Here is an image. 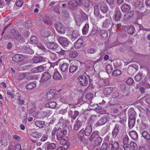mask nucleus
Here are the masks:
<instances>
[{
  "label": "nucleus",
  "instance_id": "f257e3e1",
  "mask_svg": "<svg viewBox=\"0 0 150 150\" xmlns=\"http://www.w3.org/2000/svg\"><path fill=\"white\" fill-rule=\"evenodd\" d=\"M50 64L48 63L33 68L31 69V72L33 73H41L45 69L50 68Z\"/></svg>",
  "mask_w": 150,
  "mask_h": 150
},
{
  "label": "nucleus",
  "instance_id": "f03ea898",
  "mask_svg": "<svg viewBox=\"0 0 150 150\" xmlns=\"http://www.w3.org/2000/svg\"><path fill=\"white\" fill-rule=\"evenodd\" d=\"M68 134V132L66 129H64L62 130L61 128L59 127L58 128L57 131V140L66 138Z\"/></svg>",
  "mask_w": 150,
  "mask_h": 150
},
{
  "label": "nucleus",
  "instance_id": "7ed1b4c3",
  "mask_svg": "<svg viewBox=\"0 0 150 150\" xmlns=\"http://www.w3.org/2000/svg\"><path fill=\"white\" fill-rule=\"evenodd\" d=\"M2 35L4 40L6 41L9 39V24L4 27Z\"/></svg>",
  "mask_w": 150,
  "mask_h": 150
},
{
  "label": "nucleus",
  "instance_id": "20e7f679",
  "mask_svg": "<svg viewBox=\"0 0 150 150\" xmlns=\"http://www.w3.org/2000/svg\"><path fill=\"white\" fill-rule=\"evenodd\" d=\"M38 77V76L36 75H29L27 74H22L19 76L18 79L19 80H22L27 79L28 80L36 79Z\"/></svg>",
  "mask_w": 150,
  "mask_h": 150
},
{
  "label": "nucleus",
  "instance_id": "39448f33",
  "mask_svg": "<svg viewBox=\"0 0 150 150\" xmlns=\"http://www.w3.org/2000/svg\"><path fill=\"white\" fill-rule=\"evenodd\" d=\"M57 40L64 47H67L71 42L67 38L63 37H59Z\"/></svg>",
  "mask_w": 150,
  "mask_h": 150
},
{
  "label": "nucleus",
  "instance_id": "423d86ee",
  "mask_svg": "<svg viewBox=\"0 0 150 150\" xmlns=\"http://www.w3.org/2000/svg\"><path fill=\"white\" fill-rule=\"evenodd\" d=\"M46 96L47 100H50L52 99H56L58 97V95L56 93L55 90L53 89L47 93Z\"/></svg>",
  "mask_w": 150,
  "mask_h": 150
},
{
  "label": "nucleus",
  "instance_id": "0eeeda50",
  "mask_svg": "<svg viewBox=\"0 0 150 150\" xmlns=\"http://www.w3.org/2000/svg\"><path fill=\"white\" fill-rule=\"evenodd\" d=\"M80 21H78V18H77L76 19V24L78 26L80 25L83 22L86 20L88 18L87 14L83 11L80 12Z\"/></svg>",
  "mask_w": 150,
  "mask_h": 150
},
{
  "label": "nucleus",
  "instance_id": "6e6552de",
  "mask_svg": "<svg viewBox=\"0 0 150 150\" xmlns=\"http://www.w3.org/2000/svg\"><path fill=\"white\" fill-rule=\"evenodd\" d=\"M108 115H104L97 122L96 126H99L104 125L108 122Z\"/></svg>",
  "mask_w": 150,
  "mask_h": 150
},
{
  "label": "nucleus",
  "instance_id": "1a4fd4ad",
  "mask_svg": "<svg viewBox=\"0 0 150 150\" xmlns=\"http://www.w3.org/2000/svg\"><path fill=\"white\" fill-rule=\"evenodd\" d=\"M108 147H109V149L117 150L119 147V144L117 142H113V141L111 139L108 143Z\"/></svg>",
  "mask_w": 150,
  "mask_h": 150
},
{
  "label": "nucleus",
  "instance_id": "9d476101",
  "mask_svg": "<svg viewBox=\"0 0 150 150\" xmlns=\"http://www.w3.org/2000/svg\"><path fill=\"white\" fill-rule=\"evenodd\" d=\"M56 29L58 32L60 34H64L65 32L64 27L63 26L61 23L58 22L55 25Z\"/></svg>",
  "mask_w": 150,
  "mask_h": 150
},
{
  "label": "nucleus",
  "instance_id": "9b49d317",
  "mask_svg": "<svg viewBox=\"0 0 150 150\" xmlns=\"http://www.w3.org/2000/svg\"><path fill=\"white\" fill-rule=\"evenodd\" d=\"M46 45L48 48L56 51L57 50L58 47H59L57 43L54 42H48Z\"/></svg>",
  "mask_w": 150,
  "mask_h": 150
},
{
  "label": "nucleus",
  "instance_id": "f8f14e48",
  "mask_svg": "<svg viewBox=\"0 0 150 150\" xmlns=\"http://www.w3.org/2000/svg\"><path fill=\"white\" fill-rule=\"evenodd\" d=\"M112 25V23L110 18L106 19L105 21L103 23V27L105 29L110 28V29H108L109 31H110Z\"/></svg>",
  "mask_w": 150,
  "mask_h": 150
},
{
  "label": "nucleus",
  "instance_id": "ddd939ff",
  "mask_svg": "<svg viewBox=\"0 0 150 150\" xmlns=\"http://www.w3.org/2000/svg\"><path fill=\"white\" fill-rule=\"evenodd\" d=\"M47 58L42 56H34L33 58V62L34 64H37L39 62H47Z\"/></svg>",
  "mask_w": 150,
  "mask_h": 150
},
{
  "label": "nucleus",
  "instance_id": "4468645a",
  "mask_svg": "<svg viewBox=\"0 0 150 150\" xmlns=\"http://www.w3.org/2000/svg\"><path fill=\"white\" fill-rule=\"evenodd\" d=\"M62 15L63 17L64 20L69 23L71 21V18L69 14L66 10H64L62 11Z\"/></svg>",
  "mask_w": 150,
  "mask_h": 150
},
{
  "label": "nucleus",
  "instance_id": "2eb2a0df",
  "mask_svg": "<svg viewBox=\"0 0 150 150\" xmlns=\"http://www.w3.org/2000/svg\"><path fill=\"white\" fill-rule=\"evenodd\" d=\"M25 58L24 55L19 54H16L12 57L13 60L15 62H20Z\"/></svg>",
  "mask_w": 150,
  "mask_h": 150
},
{
  "label": "nucleus",
  "instance_id": "dca6fc26",
  "mask_svg": "<svg viewBox=\"0 0 150 150\" xmlns=\"http://www.w3.org/2000/svg\"><path fill=\"white\" fill-rule=\"evenodd\" d=\"M78 79L81 85L82 86H85L88 83V81L87 77L84 75L79 76Z\"/></svg>",
  "mask_w": 150,
  "mask_h": 150
},
{
  "label": "nucleus",
  "instance_id": "f3484780",
  "mask_svg": "<svg viewBox=\"0 0 150 150\" xmlns=\"http://www.w3.org/2000/svg\"><path fill=\"white\" fill-rule=\"evenodd\" d=\"M121 8L123 13H127L130 10L131 7L130 5L125 3L122 5Z\"/></svg>",
  "mask_w": 150,
  "mask_h": 150
},
{
  "label": "nucleus",
  "instance_id": "a211bd4d",
  "mask_svg": "<svg viewBox=\"0 0 150 150\" xmlns=\"http://www.w3.org/2000/svg\"><path fill=\"white\" fill-rule=\"evenodd\" d=\"M50 74L48 72H44L42 74L40 82H42L46 81L49 80L51 77Z\"/></svg>",
  "mask_w": 150,
  "mask_h": 150
},
{
  "label": "nucleus",
  "instance_id": "6ab92c4d",
  "mask_svg": "<svg viewBox=\"0 0 150 150\" xmlns=\"http://www.w3.org/2000/svg\"><path fill=\"white\" fill-rule=\"evenodd\" d=\"M68 7L70 9L75 10L78 9V6L75 2H73L72 1H70L68 2Z\"/></svg>",
  "mask_w": 150,
  "mask_h": 150
},
{
  "label": "nucleus",
  "instance_id": "aec40b11",
  "mask_svg": "<svg viewBox=\"0 0 150 150\" xmlns=\"http://www.w3.org/2000/svg\"><path fill=\"white\" fill-rule=\"evenodd\" d=\"M115 14L114 16V20L116 21L120 20L121 17V13L119 8H117L115 11Z\"/></svg>",
  "mask_w": 150,
  "mask_h": 150
},
{
  "label": "nucleus",
  "instance_id": "412c9836",
  "mask_svg": "<svg viewBox=\"0 0 150 150\" xmlns=\"http://www.w3.org/2000/svg\"><path fill=\"white\" fill-rule=\"evenodd\" d=\"M113 90V88L112 87H108L103 90V93L106 97H108L110 96Z\"/></svg>",
  "mask_w": 150,
  "mask_h": 150
},
{
  "label": "nucleus",
  "instance_id": "4be33fe9",
  "mask_svg": "<svg viewBox=\"0 0 150 150\" xmlns=\"http://www.w3.org/2000/svg\"><path fill=\"white\" fill-rule=\"evenodd\" d=\"M68 138H64L61 139H58L57 140L60 141V144L61 145H62L63 146H64L65 147L68 148V146L69 145V143L67 142Z\"/></svg>",
  "mask_w": 150,
  "mask_h": 150
},
{
  "label": "nucleus",
  "instance_id": "5701e85b",
  "mask_svg": "<svg viewBox=\"0 0 150 150\" xmlns=\"http://www.w3.org/2000/svg\"><path fill=\"white\" fill-rule=\"evenodd\" d=\"M100 11L105 13H106L108 10V6L104 3H101L100 4Z\"/></svg>",
  "mask_w": 150,
  "mask_h": 150
},
{
  "label": "nucleus",
  "instance_id": "b1692460",
  "mask_svg": "<svg viewBox=\"0 0 150 150\" xmlns=\"http://www.w3.org/2000/svg\"><path fill=\"white\" fill-rule=\"evenodd\" d=\"M69 64L66 63L62 64L60 66V68L61 70L64 72H68L69 69Z\"/></svg>",
  "mask_w": 150,
  "mask_h": 150
},
{
  "label": "nucleus",
  "instance_id": "393cba45",
  "mask_svg": "<svg viewBox=\"0 0 150 150\" xmlns=\"http://www.w3.org/2000/svg\"><path fill=\"white\" fill-rule=\"evenodd\" d=\"M45 123V122L44 121L38 120L36 121L35 124L36 126L41 128L46 127V125Z\"/></svg>",
  "mask_w": 150,
  "mask_h": 150
},
{
  "label": "nucleus",
  "instance_id": "a878e982",
  "mask_svg": "<svg viewBox=\"0 0 150 150\" xmlns=\"http://www.w3.org/2000/svg\"><path fill=\"white\" fill-rule=\"evenodd\" d=\"M92 131V128L91 125L87 126L85 129H84V132L85 135L86 136L90 135Z\"/></svg>",
  "mask_w": 150,
  "mask_h": 150
},
{
  "label": "nucleus",
  "instance_id": "bb28decb",
  "mask_svg": "<svg viewBox=\"0 0 150 150\" xmlns=\"http://www.w3.org/2000/svg\"><path fill=\"white\" fill-rule=\"evenodd\" d=\"M83 41L81 38H79L76 41L74 47L76 49H79L81 47L83 44Z\"/></svg>",
  "mask_w": 150,
  "mask_h": 150
},
{
  "label": "nucleus",
  "instance_id": "cd10ccee",
  "mask_svg": "<svg viewBox=\"0 0 150 150\" xmlns=\"http://www.w3.org/2000/svg\"><path fill=\"white\" fill-rule=\"evenodd\" d=\"M99 136V132L98 131H95L92 134L90 138V140L91 142L93 141L94 139H95Z\"/></svg>",
  "mask_w": 150,
  "mask_h": 150
},
{
  "label": "nucleus",
  "instance_id": "c85d7f7f",
  "mask_svg": "<svg viewBox=\"0 0 150 150\" xmlns=\"http://www.w3.org/2000/svg\"><path fill=\"white\" fill-rule=\"evenodd\" d=\"M129 134L131 138L134 140H137L138 138V134L135 131H130Z\"/></svg>",
  "mask_w": 150,
  "mask_h": 150
},
{
  "label": "nucleus",
  "instance_id": "c756f323",
  "mask_svg": "<svg viewBox=\"0 0 150 150\" xmlns=\"http://www.w3.org/2000/svg\"><path fill=\"white\" fill-rule=\"evenodd\" d=\"M36 86V85L34 82H30L26 85L25 88L27 90H31L35 88Z\"/></svg>",
  "mask_w": 150,
  "mask_h": 150
},
{
  "label": "nucleus",
  "instance_id": "7c9ffc66",
  "mask_svg": "<svg viewBox=\"0 0 150 150\" xmlns=\"http://www.w3.org/2000/svg\"><path fill=\"white\" fill-rule=\"evenodd\" d=\"M119 126L116 125L115 127L114 130L112 132V135L114 138H115L118 134L119 132Z\"/></svg>",
  "mask_w": 150,
  "mask_h": 150
},
{
  "label": "nucleus",
  "instance_id": "2f4dec72",
  "mask_svg": "<svg viewBox=\"0 0 150 150\" xmlns=\"http://www.w3.org/2000/svg\"><path fill=\"white\" fill-rule=\"evenodd\" d=\"M45 145L47 146V150H50L55 149L56 145L54 143H50L49 142L46 143Z\"/></svg>",
  "mask_w": 150,
  "mask_h": 150
},
{
  "label": "nucleus",
  "instance_id": "473e14b6",
  "mask_svg": "<svg viewBox=\"0 0 150 150\" xmlns=\"http://www.w3.org/2000/svg\"><path fill=\"white\" fill-rule=\"evenodd\" d=\"M43 21L45 24L51 25L52 23L51 18L46 16H45L43 18Z\"/></svg>",
  "mask_w": 150,
  "mask_h": 150
},
{
  "label": "nucleus",
  "instance_id": "72a5a7b5",
  "mask_svg": "<svg viewBox=\"0 0 150 150\" xmlns=\"http://www.w3.org/2000/svg\"><path fill=\"white\" fill-rule=\"evenodd\" d=\"M127 31L128 33L131 35L133 34L135 32L134 27L132 25L128 26L127 28Z\"/></svg>",
  "mask_w": 150,
  "mask_h": 150
},
{
  "label": "nucleus",
  "instance_id": "f704fd0d",
  "mask_svg": "<svg viewBox=\"0 0 150 150\" xmlns=\"http://www.w3.org/2000/svg\"><path fill=\"white\" fill-rule=\"evenodd\" d=\"M56 105L57 103L56 102L52 101L46 104L45 106L47 108H54L56 107Z\"/></svg>",
  "mask_w": 150,
  "mask_h": 150
},
{
  "label": "nucleus",
  "instance_id": "c9c22d12",
  "mask_svg": "<svg viewBox=\"0 0 150 150\" xmlns=\"http://www.w3.org/2000/svg\"><path fill=\"white\" fill-rule=\"evenodd\" d=\"M89 29V25L88 24H86L82 29V32L83 35H86L87 34Z\"/></svg>",
  "mask_w": 150,
  "mask_h": 150
},
{
  "label": "nucleus",
  "instance_id": "e433bc0d",
  "mask_svg": "<svg viewBox=\"0 0 150 150\" xmlns=\"http://www.w3.org/2000/svg\"><path fill=\"white\" fill-rule=\"evenodd\" d=\"M30 135L33 138H37L38 137H41L42 134L41 133H40L37 131H35L32 132Z\"/></svg>",
  "mask_w": 150,
  "mask_h": 150
},
{
  "label": "nucleus",
  "instance_id": "4c0bfd02",
  "mask_svg": "<svg viewBox=\"0 0 150 150\" xmlns=\"http://www.w3.org/2000/svg\"><path fill=\"white\" fill-rule=\"evenodd\" d=\"M82 122L81 121H76L74 126V129L75 130H78L82 126Z\"/></svg>",
  "mask_w": 150,
  "mask_h": 150
},
{
  "label": "nucleus",
  "instance_id": "58836bf2",
  "mask_svg": "<svg viewBox=\"0 0 150 150\" xmlns=\"http://www.w3.org/2000/svg\"><path fill=\"white\" fill-rule=\"evenodd\" d=\"M23 48L24 50L23 52L25 53L33 54L34 53L33 51L29 47H25V46H24L23 47Z\"/></svg>",
  "mask_w": 150,
  "mask_h": 150
},
{
  "label": "nucleus",
  "instance_id": "ea45409f",
  "mask_svg": "<svg viewBox=\"0 0 150 150\" xmlns=\"http://www.w3.org/2000/svg\"><path fill=\"white\" fill-rule=\"evenodd\" d=\"M62 76L58 71H57L54 72L53 76V79L55 80H57L60 79Z\"/></svg>",
  "mask_w": 150,
  "mask_h": 150
},
{
  "label": "nucleus",
  "instance_id": "a19ab883",
  "mask_svg": "<svg viewBox=\"0 0 150 150\" xmlns=\"http://www.w3.org/2000/svg\"><path fill=\"white\" fill-rule=\"evenodd\" d=\"M142 134L143 137L147 140H149L150 139V135L146 131H144L142 132Z\"/></svg>",
  "mask_w": 150,
  "mask_h": 150
},
{
  "label": "nucleus",
  "instance_id": "79ce46f5",
  "mask_svg": "<svg viewBox=\"0 0 150 150\" xmlns=\"http://www.w3.org/2000/svg\"><path fill=\"white\" fill-rule=\"evenodd\" d=\"M100 36L103 39H106L108 37L107 32L104 30H102L100 31Z\"/></svg>",
  "mask_w": 150,
  "mask_h": 150
},
{
  "label": "nucleus",
  "instance_id": "37998d69",
  "mask_svg": "<svg viewBox=\"0 0 150 150\" xmlns=\"http://www.w3.org/2000/svg\"><path fill=\"white\" fill-rule=\"evenodd\" d=\"M50 31L49 30H47L44 31L42 34V35L44 37L48 38H50L52 37V36L50 35Z\"/></svg>",
  "mask_w": 150,
  "mask_h": 150
},
{
  "label": "nucleus",
  "instance_id": "c03bdc74",
  "mask_svg": "<svg viewBox=\"0 0 150 150\" xmlns=\"http://www.w3.org/2000/svg\"><path fill=\"white\" fill-rule=\"evenodd\" d=\"M95 144L96 145H100L102 141V139L100 137V136L96 139L94 140Z\"/></svg>",
  "mask_w": 150,
  "mask_h": 150
},
{
  "label": "nucleus",
  "instance_id": "a18cd8bd",
  "mask_svg": "<svg viewBox=\"0 0 150 150\" xmlns=\"http://www.w3.org/2000/svg\"><path fill=\"white\" fill-rule=\"evenodd\" d=\"M36 46L40 49L43 50L45 52H46L47 51L46 49L44 47L43 45H42L41 43H37L36 44Z\"/></svg>",
  "mask_w": 150,
  "mask_h": 150
},
{
  "label": "nucleus",
  "instance_id": "49530a36",
  "mask_svg": "<svg viewBox=\"0 0 150 150\" xmlns=\"http://www.w3.org/2000/svg\"><path fill=\"white\" fill-rule=\"evenodd\" d=\"M135 122V120H129L128 125L130 128L132 129L134 126Z\"/></svg>",
  "mask_w": 150,
  "mask_h": 150
},
{
  "label": "nucleus",
  "instance_id": "de8ad7c7",
  "mask_svg": "<svg viewBox=\"0 0 150 150\" xmlns=\"http://www.w3.org/2000/svg\"><path fill=\"white\" fill-rule=\"evenodd\" d=\"M94 14L96 16L100 14V12L98 6L96 5L94 6Z\"/></svg>",
  "mask_w": 150,
  "mask_h": 150
},
{
  "label": "nucleus",
  "instance_id": "09e8293b",
  "mask_svg": "<svg viewBox=\"0 0 150 150\" xmlns=\"http://www.w3.org/2000/svg\"><path fill=\"white\" fill-rule=\"evenodd\" d=\"M78 54L76 52L70 51L69 53V57L71 58H75L78 55Z\"/></svg>",
  "mask_w": 150,
  "mask_h": 150
},
{
  "label": "nucleus",
  "instance_id": "8fccbe9b",
  "mask_svg": "<svg viewBox=\"0 0 150 150\" xmlns=\"http://www.w3.org/2000/svg\"><path fill=\"white\" fill-rule=\"evenodd\" d=\"M113 68L111 65H108L106 67V69L108 74H111L112 70Z\"/></svg>",
  "mask_w": 150,
  "mask_h": 150
},
{
  "label": "nucleus",
  "instance_id": "3c124183",
  "mask_svg": "<svg viewBox=\"0 0 150 150\" xmlns=\"http://www.w3.org/2000/svg\"><path fill=\"white\" fill-rule=\"evenodd\" d=\"M78 68L76 66H71L70 67L69 69V72L71 73H73Z\"/></svg>",
  "mask_w": 150,
  "mask_h": 150
},
{
  "label": "nucleus",
  "instance_id": "603ef678",
  "mask_svg": "<svg viewBox=\"0 0 150 150\" xmlns=\"http://www.w3.org/2000/svg\"><path fill=\"white\" fill-rule=\"evenodd\" d=\"M122 73L121 71L119 69H116L112 73V75L113 76H116L120 75Z\"/></svg>",
  "mask_w": 150,
  "mask_h": 150
},
{
  "label": "nucleus",
  "instance_id": "864d4df0",
  "mask_svg": "<svg viewBox=\"0 0 150 150\" xmlns=\"http://www.w3.org/2000/svg\"><path fill=\"white\" fill-rule=\"evenodd\" d=\"M57 49L56 51V53H58L59 54H60L61 55H64L66 51L62 50L59 47H58V49Z\"/></svg>",
  "mask_w": 150,
  "mask_h": 150
},
{
  "label": "nucleus",
  "instance_id": "5fc2aeb1",
  "mask_svg": "<svg viewBox=\"0 0 150 150\" xmlns=\"http://www.w3.org/2000/svg\"><path fill=\"white\" fill-rule=\"evenodd\" d=\"M129 146L133 150H136L138 148L136 144L134 142H131L130 143Z\"/></svg>",
  "mask_w": 150,
  "mask_h": 150
},
{
  "label": "nucleus",
  "instance_id": "6e6d98bb",
  "mask_svg": "<svg viewBox=\"0 0 150 150\" xmlns=\"http://www.w3.org/2000/svg\"><path fill=\"white\" fill-rule=\"evenodd\" d=\"M119 94L116 91H115L111 94V97L113 98L117 99L118 98Z\"/></svg>",
  "mask_w": 150,
  "mask_h": 150
},
{
  "label": "nucleus",
  "instance_id": "4d7b16f0",
  "mask_svg": "<svg viewBox=\"0 0 150 150\" xmlns=\"http://www.w3.org/2000/svg\"><path fill=\"white\" fill-rule=\"evenodd\" d=\"M85 132L84 128L80 130L78 134V137H79L81 138L83 137L84 135Z\"/></svg>",
  "mask_w": 150,
  "mask_h": 150
},
{
  "label": "nucleus",
  "instance_id": "13d9d810",
  "mask_svg": "<svg viewBox=\"0 0 150 150\" xmlns=\"http://www.w3.org/2000/svg\"><path fill=\"white\" fill-rule=\"evenodd\" d=\"M10 35L16 37L18 35V33L17 31H16L14 29H13L10 30Z\"/></svg>",
  "mask_w": 150,
  "mask_h": 150
},
{
  "label": "nucleus",
  "instance_id": "bf43d9fd",
  "mask_svg": "<svg viewBox=\"0 0 150 150\" xmlns=\"http://www.w3.org/2000/svg\"><path fill=\"white\" fill-rule=\"evenodd\" d=\"M127 13L125 16L128 19H129L133 16L134 13L133 11H131L130 12H127Z\"/></svg>",
  "mask_w": 150,
  "mask_h": 150
},
{
  "label": "nucleus",
  "instance_id": "052dcab7",
  "mask_svg": "<svg viewBox=\"0 0 150 150\" xmlns=\"http://www.w3.org/2000/svg\"><path fill=\"white\" fill-rule=\"evenodd\" d=\"M79 35V32L77 30H74L72 33V38H76Z\"/></svg>",
  "mask_w": 150,
  "mask_h": 150
},
{
  "label": "nucleus",
  "instance_id": "680f3d73",
  "mask_svg": "<svg viewBox=\"0 0 150 150\" xmlns=\"http://www.w3.org/2000/svg\"><path fill=\"white\" fill-rule=\"evenodd\" d=\"M79 114V112L77 111H75L73 114L71 115V118L74 120H75L76 117Z\"/></svg>",
  "mask_w": 150,
  "mask_h": 150
},
{
  "label": "nucleus",
  "instance_id": "e2e57ef3",
  "mask_svg": "<svg viewBox=\"0 0 150 150\" xmlns=\"http://www.w3.org/2000/svg\"><path fill=\"white\" fill-rule=\"evenodd\" d=\"M142 78V76L140 74H137L134 77L135 80L137 82L139 81Z\"/></svg>",
  "mask_w": 150,
  "mask_h": 150
},
{
  "label": "nucleus",
  "instance_id": "0e129e2a",
  "mask_svg": "<svg viewBox=\"0 0 150 150\" xmlns=\"http://www.w3.org/2000/svg\"><path fill=\"white\" fill-rule=\"evenodd\" d=\"M96 18L98 21H103L105 19V16L102 15L100 14L96 16Z\"/></svg>",
  "mask_w": 150,
  "mask_h": 150
},
{
  "label": "nucleus",
  "instance_id": "69168bd1",
  "mask_svg": "<svg viewBox=\"0 0 150 150\" xmlns=\"http://www.w3.org/2000/svg\"><path fill=\"white\" fill-rule=\"evenodd\" d=\"M30 41L33 44H36L37 42V39L36 37L35 36L32 37L30 39Z\"/></svg>",
  "mask_w": 150,
  "mask_h": 150
},
{
  "label": "nucleus",
  "instance_id": "338daca9",
  "mask_svg": "<svg viewBox=\"0 0 150 150\" xmlns=\"http://www.w3.org/2000/svg\"><path fill=\"white\" fill-rule=\"evenodd\" d=\"M123 144H128L129 143V138L127 135H125L123 139Z\"/></svg>",
  "mask_w": 150,
  "mask_h": 150
},
{
  "label": "nucleus",
  "instance_id": "774afa93",
  "mask_svg": "<svg viewBox=\"0 0 150 150\" xmlns=\"http://www.w3.org/2000/svg\"><path fill=\"white\" fill-rule=\"evenodd\" d=\"M109 147H108V145L106 144H103L102 146H101L100 150H106L108 149Z\"/></svg>",
  "mask_w": 150,
  "mask_h": 150
}]
</instances>
